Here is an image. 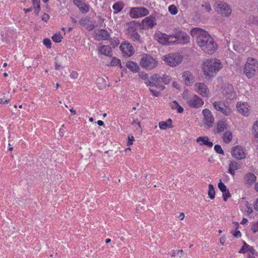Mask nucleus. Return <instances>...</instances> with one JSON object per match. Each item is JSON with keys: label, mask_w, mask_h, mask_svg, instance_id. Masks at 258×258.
Masks as SVG:
<instances>
[{"label": "nucleus", "mask_w": 258, "mask_h": 258, "mask_svg": "<svg viewBox=\"0 0 258 258\" xmlns=\"http://www.w3.org/2000/svg\"><path fill=\"white\" fill-rule=\"evenodd\" d=\"M197 92L203 97H207L208 95V89L207 86L203 83H197L195 85Z\"/></svg>", "instance_id": "18"}, {"label": "nucleus", "mask_w": 258, "mask_h": 258, "mask_svg": "<svg viewBox=\"0 0 258 258\" xmlns=\"http://www.w3.org/2000/svg\"><path fill=\"white\" fill-rule=\"evenodd\" d=\"M182 78L185 84L188 86L191 85L195 82L194 76L189 71H185L182 73Z\"/></svg>", "instance_id": "19"}, {"label": "nucleus", "mask_w": 258, "mask_h": 258, "mask_svg": "<svg viewBox=\"0 0 258 258\" xmlns=\"http://www.w3.org/2000/svg\"><path fill=\"white\" fill-rule=\"evenodd\" d=\"M172 37L175 39V40H177V43H178V40L180 42V43L186 44L189 41V36L185 32L179 31L175 32L172 34Z\"/></svg>", "instance_id": "12"}, {"label": "nucleus", "mask_w": 258, "mask_h": 258, "mask_svg": "<svg viewBox=\"0 0 258 258\" xmlns=\"http://www.w3.org/2000/svg\"><path fill=\"white\" fill-rule=\"evenodd\" d=\"M213 106L216 110L220 111L225 115H229L231 113V109L221 101L214 102Z\"/></svg>", "instance_id": "14"}, {"label": "nucleus", "mask_w": 258, "mask_h": 258, "mask_svg": "<svg viewBox=\"0 0 258 258\" xmlns=\"http://www.w3.org/2000/svg\"><path fill=\"white\" fill-rule=\"evenodd\" d=\"M49 19V16L47 14H44L42 17V20L45 22H47Z\"/></svg>", "instance_id": "55"}, {"label": "nucleus", "mask_w": 258, "mask_h": 258, "mask_svg": "<svg viewBox=\"0 0 258 258\" xmlns=\"http://www.w3.org/2000/svg\"><path fill=\"white\" fill-rule=\"evenodd\" d=\"M136 123L138 124V125H139V126L140 127H141V124H140V122H139V121H138V120H134L132 121V124H134V123Z\"/></svg>", "instance_id": "62"}, {"label": "nucleus", "mask_w": 258, "mask_h": 258, "mask_svg": "<svg viewBox=\"0 0 258 258\" xmlns=\"http://www.w3.org/2000/svg\"><path fill=\"white\" fill-rule=\"evenodd\" d=\"M201 10L203 11L209 13L211 11L212 9L210 4L207 2H205L202 5Z\"/></svg>", "instance_id": "38"}, {"label": "nucleus", "mask_w": 258, "mask_h": 258, "mask_svg": "<svg viewBox=\"0 0 258 258\" xmlns=\"http://www.w3.org/2000/svg\"><path fill=\"white\" fill-rule=\"evenodd\" d=\"M33 3V7L35 11L38 14L40 11V1L39 0H31Z\"/></svg>", "instance_id": "37"}, {"label": "nucleus", "mask_w": 258, "mask_h": 258, "mask_svg": "<svg viewBox=\"0 0 258 258\" xmlns=\"http://www.w3.org/2000/svg\"><path fill=\"white\" fill-rule=\"evenodd\" d=\"M149 90L152 93L153 95L155 97H158L160 95V93L159 92L156 91L152 89H150Z\"/></svg>", "instance_id": "54"}, {"label": "nucleus", "mask_w": 258, "mask_h": 258, "mask_svg": "<svg viewBox=\"0 0 258 258\" xmlns=\"http://www.w3.org/2000/svg\"><path fill=\"white\" fill-rule=\"evenodd\" d=\"M216 11L223 16H227L231 13L229 5L224 2L218 1L215 3Z\"/></svg>", "instance_id": "8"}, {"label": "nucleus", "mask_w": 258, "mask_h": 258, "mask_svg": "<svg viewBox=\"0 0 258 258\" xmlns=\"http://www.w3.org/2000/svg\"><path fill=\"white\" fill-rule=\"evenodd\" d=\"M70 78L73 79H77L79 77V74L76 71H72L70 75Z\"/></svg>", "instance_id": "50"}, {"label": "nucleus", "mask_w": 258, "mask_h": 258, "mask_svg": "<svg viewBox=\"0 0 258 258\" xmlns=\"http://www.w3.org/2000/svg\"><path fill=\"white\" fill-rule=\"evenodd\" d=\"M247 212L249 214H251L252 212V209L251 207L247 206Z\"/></svg>", "instance_id": "64"}, {"label": "nucleus", "mask_w": 258, "mask_h": 258, "mask_svg": "<svg viewBox=\"0 0 258 258\" xmlns=\"http://www.w3.org/2000/svg\"><path fill=\"white\" fill-rule=\"evenodd\" d=\"M240 165L238 162L232 160L229 163L228 172L233 176L235 174V171L238 170L240 168Z\"/></svg>", "instance_id": "23"}, {"label": "nucleus", "mask_w": 258, "mask_h": 258, "mask_svg": "<svg viewBox=\"0 0 258 258\" xmlns=\"http://www.w3.org/2000/svg\"><path fill=\"white\" fill-rule=\"evenodd\" d=\"M223 139L225 143H229L232 139V134L231 132L230 131H227L223 134Z\"/></svg>", "instance_id": "33"}, {"label": "nucleus", "mask_w": 258, "mask_h": 258, "mask_svg": "<svg viewBox=\"0 0 258 258\" xmlns=\"http://www.w3.org/2000/svg\"><path fill=\"white\" fill-rule=\"evenodd\" d=\"M97 37L98 40H108L110 38V34L106 30L101 29L99 30L97 33Z\"/></svg>", "instance_id": "24"}, {"label": "nucleus", "mask_w": 258, "mask_h": 258, "mask_svg": "<svg viewBox=\"0 0 258 258\" xmlns=\"http://www.w3.org/2000/svg\"><path fill=\"white\" fill-rule=\"evenodd\" d=\"M218 186L222 192L226 191V190L227 189L226 185L221 181L219 182Z\"/></svg>", "instance_id": "44"}, {"label": "nucleus", "mask_w": 258, "mask_h": 258, "mask_svg": "<svg viewBox=\"0 0 258 258\" xmlns=\"http://www.w3.org/2000/svg\"><path fill=\"white\" fill-rule=\"evenodd\" d=\"M185 215L183 213H180L179 215L177 216V218L179 219L180 220H182L184 218Z\"/></svg>", "instance_id": "60"}, {"label": "nucleus", "mask_w": 258, "mask_h": 258, "mask_svg": "<svg viewBox=\"0 0 258 258\" xmlns=\"http://www.w3.org/2000/svg\"><path fill=\"white\" fill-rule=\"evenodd\" d=\"M128 35L133 41H137V42L141 41V39H140L141 37H140V35L137 32H135L133 33H131Z\"/></svg>", "instance_id": "35"}, {"label": "nucleus", "mask_w": 258, "mask_h": 258, "mask_svg": "<svg viewBox=\"0 0 258 258\" xmlns=\"http://www.w3.org/2000/svg\"><path fill=\"white\" fill-rule=\"evenodd\" d=\"M127 138H128V141L127 142V146L132 145L133 143V141L135 140L134 137L133 136H132L131 137L128 136Z\"/></svg>", "instance_id": "52"}, {"label": "nucleus", "mask_w": 258, "mask_h": 258, "mask_svg": "<svg viewBox=\"0 0 258 258\" xmlns=\"http://www.w3.org/2000/svg\"><path fill=\"white\" fill-rule=\"evenodd\" d=\"M112 8L114 10V14H117L123 9V4L122 2H118L113 5Z\"/></svg>", "instance_id": "31"}, {"label": "nucleus", "mask_w": 258, "mask_h": 258, "mask_svg": "<svg viewBox=\"0 0 258 258\" xmlns=\"http://www.w3.org/2000/svg\"><path fill=\"white\" fill-rule=\"evenodd\" d=\"M157 64L158 61L148 54H144L140 60L141 67L147 70H151L155 68Z\"/></svg>", "instance_id": "5"}, {"label": "nucleus", "mask_w": 258, "mask_h": 258, "mask_svg": "<svg viewBox=\"0 0 258 258\" xmlns=\"http://www.w3.org/2000/svg\"><path fill=\"white\" fill-rule=\"evenodd\" d=\"M204 116V122L209 127H212L214 123V117L212 112L208 109H204L202 111Z\"/></svg>", "instance_id": "13"}, {"label": "nucleus", "mask_w": 258, "mask_h": 258, "mask_svg": "<svg viewBox=\"0 0 258 258\" xmlns=\"http://www.w3.org/2000/svg\"><path fill=\"white\" fill-rule=\"evenodd\" d=\"M9 102V99H6L5 101H4L2 99H0V103L1 104H5V103H8Z\"/></svg>", "instance_id": "63"}, {"label": "nucleus", "mask_w": 258, "mask_h": 258, "mask_svg": "<svg viewBox=\"0 0 258 258\" xmlns=\"http://www.w3.org/2000/svg\"><path fill=\"white\" fill-rule=\"evenodd\" d=\"M88 22V20L87 19H82L80 20L79 23L82 25H86Z\"/></svg>", "instance_id": "56"}, {"label": "nucleus", "mask_w": 258, "mask_h": 258, "mask_svg": "<svg viewBox=\"0 0 258 258\" xmlns=\"http://www.w3.org/2000/svg\"><path fill=\"white\" fill-rule=\"evenodd\" d=\"M223 66L219 59H207L203 62L202 71L206 78L214 77L221 70Z\"/></svg>", "instance_id": "2"}, {"label": "nucleus", "mask_w": 258, "mask_h": 258, "mask_svg": "<svg viewBox=\"0 0 258 258\" xmlns=\"http://www.w3.org/2000/svg\"><path fill=\"white\" fill-rule=\"evenodd\" d=\"M231 155L237 160H242L246 157V153L245 148L238 145L232 148Z\"/></svg>", "instance_id": "10"}, {"label": "nucleus", "mask_w": 258, "mask_h": 258, "mask_svg": "<svg viewBox=\"0 0 258 258\" xmlns=\"http://www.w3.org/2000/svg\"><path fill=\"white\" fill-rule=\"evenodd\" d=\"M62 38V37L60 35V33H56L55 34H54L52 37V40L56 43L60 42Z\"/></svg>", "instance_id": "39"}, {"label": "nucleus", "mask_w": 258, "mask_h": 258, "mask_svg": "<svg viewBox=\"0 0 258 258\" xmlns=\"http://www.w3.org/2000/svg\"><path fill=\"white\" fill-rule=\"evenodd\" d=\"M178 105V102L176 101H173L170 103V106L173 110L176 109Z\"/></svg>", "instance_id": "51"}, {"label": "nucleus", "mask_w": 258, "mask_h": 258, "mask_svg": "<svg viewBox=\"0 0 258 258\" xmlns=\"http://www.w3.org/2000/svg\"><path fill=\"white\" fill-rule=\"evenodd\" d=\"M196 142L199 143L200 145H206L209 147H212L213 145L212 142L209 141V138L207 136L199 137L197 138Z\"/></svg>", "instance_id": "22"}, {"label": "nucleus", "mask_w": 258, "mask_h": 258, "mask_svg": "<svg viewBox=\"0 0 258 258\" xmlns=\"http://www.w3.org/2000/svg\"><path fill=\"white\" fill-rule=\"evenodd\" d=\"M139 27L138 23H135V21L130 22L128 25L127 31L128 34L137 32Z\"/></svg>", "instance_id": "30"}, {"label": "nucleus", "mask_w": 258, "mask_h": 258, "mask_svg": "<svg viewBox=\"0 0 258 258\" xmlns=\"http://www.w3.org/2000/svg\"><path fill=\"white\" fill-rule=\"evenodd\" d=\"M244 74L248 78H251L258 73V61L253 58H248L243 68Z\"/></svg>", "instance_id": "3"}, {"label": "nucleus", "mask_w": 258, "mask_h": 258, "mask_svg": "<svg viewBox=\"0 0 258 258\" xmlns=\"http://www.w3.org/2000/svg\"><path fill=\"white\" fill-rule=\"evenodd\" d=\"M228 129L227 123L225 121L220 120L217 124V132L219 133L223 132Z\"/></svg>", "instance_id": "27"}, {"label": "nucleus", "mask_w": 258, "mask_h": 258, "mask_svg": "<svg viewBox=\"0 0 258 258\" xmlns=\"http://www.w3.org/2000/svg\"><path fill=\"white\" fill-rule=\"evenodd\" d=\"M214 150L218 154H224L223 150H222L221 147L220 145H215V146H214Z\"/></svg>", "instance_id": "45"}, {"label": "nucleus", "mask_w": 258, "mask_h": 258, "mask_svg": "<svg viewBox=\"0 0 258 258\" xmlns=\"http://www.w3.org/2000/svg\"><path fill=\"white\" fill-rule=\"evenodd\" d=\"M129 14L132 18H137L148 15L149 11L144 7H135L131 9Z\"/></svg>", "instance_id": "9"}, {"label": "nucleus", "mask_w": 258, "mask_h": 258, "mask_svg": "<svg viewBox=\"0 0 258 258\" xmlns=\"http://www.w3.org/2000/svg\"><path fill=\"white\" fill-rule=\"evenodd\" d=\"M247 252H249L248 254H254L255 250L252 246L248 245V247H247Z\"/></svg>", "instance_id": "53"}, {"label": "nucleus", "mask_w": 258, "mask_h": 258, "mask_svg": "<svg viewBox=\"0 0 258 258\" xmlns=\"http://www.w3.org/2000/svg\"><path fill=\"white\" fill-rule=\"evenodd\" d=\"M43 44L47 47V48H50L51 47V41L48 38H45L43 40Z\"/></svg>", "instance_id": "49"}, {"label": "nucleus", "mask_w": 258, "mask_h": 258, "mask_svg": "<svg viewBox=\"0 0 258 258\" xmlns=\"http://www.w3.org/2000/svg\"><path fill=\"white\" fill-rule=\"evenodd\" d=\"M251 229L254 233L258 231V221L252 224Z\"/></svg>", "instance_id": "47"}, {"label": "nucleus", "mask_w": 258, "mask_h": 258, "mask_svg": "<svg viewBox=\"0 0 258 258\" xmlns=\"http://www.w3.org/2000/svg\"><path fill=\"white\" fill-rule=\"evenodd\" d=\"M168 11L171 14L174 15H176L178 12L177 7L174 5H172L168 7Z\"/></svg>", "instance_id": "41"}, {"label": "nucleus", "mask_w": 258, "mask_h": 258, "mask_svg": "<svg viewBox=\"0 0 258 258\" xmlns=\"http://www.w3.org/2000/svg\"><path fill=\"white\" fill-rule=\"evenodd\" d=\"M161 82V77L155 74L151 77L150 80H147V81H145V83L147 86H155L161 90H163L165 87L160 84Z\"/></svg>", "instance_id": "11"}, {"label": "nucleus", "mask_w": 258, "mask_h": 258, "mask_svg": "<svg viewBox=\"0 0 258 258\" xmlns=\"http://www.w3.org/2000/svg\"><path fill=\"white\" fill-rule=\"evenodd\" d=\"M253 207H254V209L258 212V198L256 199V200H255V201L254 202V204H253Z\"/></svg>", "instance_id": "57"}, {"label": "nucleus", "mask_w": 258, "mask_h": 258, "mask_svg": "<svg viewBox=\"0 0 258 258\" xmlns=\"http://www.w3.org/2000/svg\"><path fill=\"white\" fill-rule=\"evenodd\" d=\"M96 83L98 88L99 89H104L106 86V81L105 79L102 77L98 78L96 80Z\"/></svg>", "instance_id": "32"}, {"label": "nucleus", "mask_w": 258, "mask_h": 258, "mask_svg": "<svg viewBox=\"0 0 258 258\" xmlns=\"http://www.w3.org/2000/svg\"><path fill=\"white\" fill-rule=\"evenodd\" d=\"M111 66H119L120 68H121V64L120 60L116 58V57H113L111 61Z\"/></svg>", "instance_id": "40"}, {"label": "nucleus", "mask_w": 258, "mask_h": 258, "mask_svg": "<svg viewBox=\"0 0 258 258\" xmlns=\"http://www.w3.org/2000/svg\"><path fill=\"white\" fill-rule=\"evenodd\" d=\"M233 235L235 237H237V238L240 237L241 236V233H240V232L239 231H236L235 232V233L233 234Z\"/></svg>", "instance_id": "58"}, {"label": "nucleus", "mask_w": 258, "mask_h": 258, "mask_svg": "<svg viewBox=\"0 0 258 258\" xmlns=\"http://www.w3.org/2000/svg\"><path fill=\"white\" fill-rule=\"evenodd\" d=\"M119 49L123 55L127 56H132L134 53V48L129 43H121Z\"/></svg>", "instance_id": "17"}, {"label": "nucleus", "mask_w": 258, "mask_h": 258, "mask_svg": "<svg viewBox=\"0 0 258 258\" xmlns=\"http://www.w3.org/2000/svg\"><path fill=\"white\" fill-rule=\"evenodd\" d=\"M223 200L226 201L228 198L231 197V195L228 189L226 190V191L222 192Z\"/></svg>", "instance_id": "46"}, {"label": "nucleus", "mask_w": 258, "mask_h": 258, "mask_svg": "<svg viewBox=\"0 0 258 258\" xmlns=\"http://www.w3.org/2000/svg\"><path fill=\"white\" fill-rule=\"evenodd\" d=\"M171 38L172 34L168 35L160 31L156 32L154 34L155 39L163 45H170L177 43V40L170 41Z\"/></svg>", "instance_id": "6"}, {"label": "nucleus", "mask_w": 258, "mask_h": 258, "mask_svg": "<svg viewBox=\"0 0 258 258\" xmlns=\"http://www.w3.org/2000/svg\"><path fill=\"white\" fill-rule=\"evenodd\" d=\"M247 247H248V245L244 242L243 246L239 251V253H245L247 252Z\"/></svg>", "instance_id": "43"}, {"label": "nucleus", "mask_w": 258, "mask_h": 258, "mask_svg": "<svg viewBox=\"0 0 258 258\" xmlns=\"http://www.w3.org/2000/svg\"><path fill=\"white\" fill-rule=\"evenodd\" d=\"M172 120L169 118L166 122L160 121L159 122V127L161 130H166L167 128H172Z\"/></svg>", "instance_id": "28"}, {"label": "nucleus", "mask_w": 258, "mask_h": 258, "mask_svg": "<svg viewBox=\"0 0 258 258\" xmlns=\"http://www.w3.org/2000/svg\"><path fill=\"white\" fill-rule=\"evenodd\" d=\"M60 67H61L60 64H59V63H58L57 62H55V69L56 70H58L60 69Z\"/></svg>", "instance_id": "61"}, {"label": "nucleus", "mask_w": 258, "mask_h": 258, "mask_svg": "<svg viewBox=\"0 0 258 258\" xmlns=\"http://www.w3.org/2000/svg\"><path fill=\"white\" fill-rule=\"evenodd\" d=\"M74 4L79 8L82 12L85 13L88 12V7L85 4L82 3L80 0H74Z\"/></svg>", "instance_id": "25"}, {"label": "nucleus", "mask_w": 258, "mask_h": 258, "mask_svg": "<svg viewBox=\"0 0 258 258\" xmlns=\"http://www.w3.org/2000/svg\"><path fill=\"white\" fill-rule=\"evenodd\" d=\"M182 97L188 105L191 108H198L202 106L204 103V101L197 95H188L187 92H184Z\"/></svg>", "instance_id": "4"}, {"label": "nucleus", "mask_w": 258, "mask_h": 258, "mask_svg": "<svg viewBox=\"0 0 258 258\" xmlns=\"http://www.w3.org/2000/svg\"><path fill=\"white\" fill-rule=\"evenodd\" d=\"M142 23L143 28L148 29L157 25L156 19L154 16L150 15L145 18L142 20Z\"/></svg>", "instance_id": "16"}, {"label": "nucleus", "mask_w": 258, "mask_h": 258, "mask_svg": "<svg viewBox=\"0 0 258 258\" xmlns=\"http://www.w3.org/2000/svg\"><path fill=\"white\" fill-rule=\"evenodd\" d=\"M125 66L131 71L133 72H137L140 69L137 63L133 61H128L126 62Z\"/></svg>", "instance_id": "29"}, {"label": "nucleus", "mask_w": 258, "mask_h": 258, "mask_svg": "<svg viewBox=\"0 0 258 258\" xmlns=\"http://www.w3.org/2000/svg\"><path fill=\"white\" fill-rule=\"evenodd\" d=\"M190 34L192 37H196L197 44L205 53L212 54L218 48L214 39L206 31L194 28L190 30Z\"/></svg>", "instance_id": "1"}, {"label": "nucleus", "mask_w": 258, "mask_h": 258, "mask_svg": "<svg viewBox=\"0 0 258 258\" xmlns=\"http://www.w3.org/2000/svg\"><path fill=\"white\" fill-rule=\"evenodd\" d=\"M252 133L255 138L258 141V121H255L253 124Z\"/></svg>", "instance_id": "36"}, {"label": "nucleus", "mask_w": 258, "mask_h": 258, "mask_svg": "<svg viewBox=\"0 0 258 258\" xmlns=\"http://www.w3.org/2000/svg\"><path fill=\"white\" fill-rule=\"evenodd\" d=\"M139 76L142 79L145 80V81H147V80H150L148 78V75L147 73L144 72H140L139 74Z\"/></svg>", "instance_id": "48"}, {"label": "nucleus", "mask_w": 258, "mask_h": 258, "mask_svg": "<svg viewBox=\"0 0 258 258\" xmlns=\"http://www.w3.org/2000/svg\"><path fill=\"white\" fill-rule=\"evenodd\" d=\"M209 190L208 192V195L209 198L213 200L215 198V191L214 189V186L212 184H209Z\"/></svg>", "instance_id": "34"}, {"label": "nucleus", "mask_w": 258, "mask_h": 258, "mask_svg": "<svg viewBox=\"0 0 258 258\" xmlns=\"http://www.w3.org/2000/svg\"><path fill=\"white\" fill-rule=\"evenodd\" d=\"M170 78L167 75L164 74L161 77V81L165 84H168L170 81Z\"/></svg>", "instance_id": "42"}, {"label": "nucleus", "mask_w": 258, "mask_h": 258, "mask_svg": "<svg viewBox=\"0 0 258 258\" xmlns=\"http://www.w3.org/2000/svg\"><path fill=\"white\" fill-rule=\"evenodd\" d=\"M244 180L247 184H252L256 181V177L253 173L250 172L245 175Z\"/></svg>", "instance_id": "26"}, {"label": "nucleus", "mask_w": 258, "mask_h": 258, "mask_svg": "<svg viewBox=\"0 0 258 258\" xmlns=\"http://www.w3.org/2000/svg\"><path fill=\"white\" fill-rule=\"evenodd\" d=\"M181 56L177 53H171L163 56V60L170 67H174L179 64L182 61Z\"/></svg>", "instance_id": "7"}, {"label": "nucleus", "mask_w": 258, "mask_h": 258, "mask_svg": "<svg viewBox=\"0 0 258 258\" xmlns=\"http://www.w3.org/2000/svg\"><path fill=\"white\" fill-rule=\"evenodd\" d=\"M176 110H177V112L179 113H182L183 111V108L179 105H178Z\"/></svg>", "instance_id": "59"}, {"label": "nucleus", "mask_w": 258, "mask_h": 258, "mask_svg": "<svg viewBox=\"0 0 258 258\" xmlns=\"http://www.w3.org/2000/svg\"><path fill=\"white\" fill-rule=\"evenodd\" d=\"M223 95L230 100L236 98V95L234 92L233 87L230 84H227L225 86L222 91Z\"/></svg>", "instance_id": "15"}, {"label": "nucleus", "mask_w": 258, "mask_h": 258, "mask_svg": "<svg viewBox=\"0 0 258 258\" xmlns=\"http://www.w3.org/2000/svg\"><path fill=\"white\" fill-rule=\"evenodd\" d=\"M236 107L238 112L244 116L249 115V106L247 103H237Z\"/></svg>", "instance_id": "20"}, {"label": "nucleus", "mask_w": 258, "mask_h": 258, "mask_svg": "<svg viewBox=\"0 0 258 258\" xmlns=\"http://www.w3.org/2000/svg\"><path fill=\"white\" fill-rule=\"evenodd\" d=\"M98 53L99 54L110 57L112 55V50L108 45H103L98 48Z\"/></svg>", "instance_id": "21"}]
</instances>
